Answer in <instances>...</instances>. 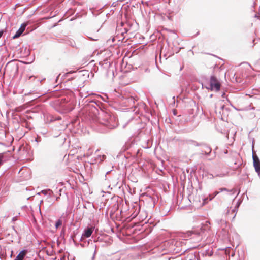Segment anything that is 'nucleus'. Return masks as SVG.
I'll use <instances>...</instances> for the list:
<instances>
[{
    "instance_id": "ddd939ff",
    "label": "nucleus",
    "mask_w": 260,
    "mask_h": 260,
    "mask_svg": "<svg viewBox=\"0 0 260 260\" xmlns=\"http://www.w3.org/2000/svg\"><path fill=\"white\" fill-rule=\"evenodd\" d=\"M220 192H222L223 191H226L227 192H233V190H229L226 188H221L219 189Z\"/></svg>"
},
{
    "instance_id": "0eeeda50",
    "label": "nucleus",
    "mask_w": 260,
    "mask_h": 260,
    "mask_svg": "<svg viewBox=\"0 0 260 260\" xmlns=\"http://www.w3.org/2000/svg\"><path fill=\"white\" fill-rule=\"evenodd\" d=\"M187 144H188L189 145H193V146H198L200 145L198 143H197V142H196L193 140H191L187 141Z\"/></svg>"
},
{
    "instance_id": "39448f33",
    "label": "nucleus",
    "mask_w": 260,
    "mask_h": 260,
    "mask_svg": "<svg viewBox=\"0 0 260 260\" xmlns=\"http://www.w3.org/2000/svg\"><path fill=\"white\" fill-rule=\"evenodd\" d=\"M93 230L92 228H88L84 230L82 234V236L86 238L89 237L93 233Z\"/></svg>"
},
{
    "instance_id": "f8f14e48",
    "label": "nucleus",
    "mask_w": 260,
    "mask_h": 260,
    "mask_svg": "<svg viewBox=\"0 0 260 260\" xmlns=\"http://www.w3.org/2000/svg\"><path fill=\"white\" fill-rule=\"evenodd\" d=\"M4 162V155L2 153H0V167L3 164Z\"/></svg>"
},
{
    "instance_id": "6ab92c4d",
    "label": "nucleus",
    "mask_w": 260,
    "mask_h": 260,
    "mask_svg": "<svg viewBox=\"0 0 260 260\" xmlns=\"http://www.w3.org/2000/svg\"><path fill=\"white\" fill-rule=\"evenodd\" d=\"M137 214H138V213H137L136 214H135L134 215V216H133V218L137 216Z\"/></svg>"
},
{
    "instance_id": "aec40b11",
    "label": "nucleus",
    "mask_w": 260,
    "mask_h": 260,
    "mask_svg": "<svg viewBox=\"0 0 260 260\" xmlns=\"http://www.w3.org/2000/svg\"><path fill=\"white\" fill-rule=\"evenodd\" d=\"M106 158V156L103 155V159H104V158Z\"/></svg>"
},
{
    "instance_id": "4be33fe9",
    "label": "nucleus",
    "mask_w": 260,
    "mask_h": 260,
    "mask_svg": "<svg viewBox=\"0 0 260 260\" xmlns=\"http://www.w3.org/2000/svg\"><path fill=\"white\" fill-rule=\"evenodd\" d=\"M216 111L217 112V108L216 107Z\"/></svg>"
},
{
    "instance_id": "2eb2a0df",
    "label": "nucleus",
    "mask_w": 260,
    "mask_h": 260,
    "mask_svg": "<svg viewBox=\"0 0 260 260\" xmlns=\"http://www.w3.org/2000/svg\"><path fill=\"white\" fill-rule=\"evenodd\" d=\"M220 192V191H215L213 193V196L211 198H210V200H211L212 199H213L216 196H217L219 193Z\"/></svg>"
},
{
    "instance_id": "7ed1b4c3",
    "label": "nucleus",
    "mask_w": 260,
    "mask_h": 260,
    "mask_svg": "<svg viewBox=\"0 0 260 260\" xmlns=\"http://www.w3.org/2000/svg\"><path fill=\"white\" fill-rule=\"evenodd\" d=\"M26 25L25 23L21 24L20 28L17 31L15 35L13 37V39H16L19 37L21 34L24 32Z\"/></svg>"
},
{
    "instance_id": "5701e85b",
    "label": "nucleus",
    "mask_w": 260,
    "mask_h": 260,
    "mask_svg": "<svg viewBox=\"0 0 260 260\" xmlns=\"http://www.w3.org/2000/svg\"><path fill=\"white\" fill-rule=\"evenodd\" d=\"M39 211H40V212H41V209H40V208H39Z\"/></svg>"
},
{
    "instance_id": "dca6fc26",
    "label": "nucleus",
    "mask_w": 260,
    "mask_h": 260,
    "mask_svg": "<svg viewBox=\"0 0 260 260\" xmlns=\"http://www.w3.org/2000/svg\"><path fill=\"white\" fill-rule=\"evenodd\" d=\"M36 142H37V143H38L40 141V140L38 138H37L35 139V140Z\"/></svg>"
},
{
    "instance_id": "423d86ee",
    "label": "nucleus",
    "mask_w": 260,
    "mask_h": 260,
    "mask_svg": "<svg viewBox=\"0 0 260 260\" xmlns=\"http://www.w3.org/2000/svg\"><path fill=\"white\" fill-rule=\"evenodd\" d=\"M41 193L44 194V195H48L49 197H51L52 195L53 194V191L50 189L43 190L41 191ZM38 194H40V192L38 193Z\"/></svg>"
},
{
    "instance_id": "a211bd4d",
    "label": "nucleus",
    "mask_w": 260,
    "mask_h": 260,
    "mask_svg": "<svg viewBox=\"0 0 260 260\" xmlns=\"http://www.w3.org/2000/svg\"><path fill=\"white\" fill-rule=\"evenodd\" d=\"M224 105H221V106L220 107V109H222H222L224 108Z\"/></svg>"
},
{
    "instance_id": "412c9836",
    "label": "nucleus",
    "mask_w": 260,
    "mask_h": 260,
    "mask_svg": "<svg viewBox=\"0 0 260 260\" xmlns=\"http://www.w3.org/2000/svg\"><path fill=\"white\" fill-rule=\"evenodd\" d=\"M233 212H236V210H235V209L233 210Z\"/></svg>"
},
{
    "instance_id": "20e7f679",
    "label": "nucleus",
    "mask_w": 260,
    "mask_h": 260,
    "mask_svg": "<svg viewBox=\"0 0 260 260\" xmlns=\"http://www.w3.org/2000/svg\"><path fill=\"white\" fill-rule=\"evenodd\" d=\"M27 253V251L26 250H23L21 251L16 256L14 260H23Z\"/></svg>"
},
{
    "instance_id": "1a4fd4ad",
    "label": "nucleus",
    "mask_w": 260,
    "mask_h": 260,
    "mask_svg": "<svg viewBox=\"0 0 260 260\" xmlns=\"http://www.w3.org/2000/svg\"><path fill=\"white\" fill-rule=\"evenodd\" d=\"M217 223L218 225H222V224H226V221L223 219H218L216 220Z\"/></svg>"
},
{
    "instance_id": "6e6552de",
    "label": "nucleus",
    "mask_w": 260,
    "mask_h": 260,
    "mask_svg": "<svg viewBox=\"0 0 260 260\" xmlns=\"http://www.w3.org/2000/svg\"><path fill=\"white\" fill-rule=\"evenodd\" d=\"M203 153H205L206 154L208 155L211 152V149L210 147H206V150L204 151H202Z\"/></svg>"
},
{
    "instance_id": "f3484780",
    "label": "nucleus",
    "mask_w": 260,
    "mask_h": 260,
    "mask_svg": "<svg viewBox=\"0 0 260 260\" xmlns=\"http://www.w3.org/2000/svg\"><path fill=\"white\" fill-rule=\"evenodd\" d=\"M3 34V30L0 31V38L2 37Z\"/></svg>"
},
{
    "instance_id": "f03ea898",
    "label": "nucleus",
    "mask_w": 260,
    "mask_h": 260,
    "mask_svg": "<svg viewBox=\"0 0 260 260\" xmlns=\"http://www.w3.org/2000/svg\"><path fill=\"white\" fill-rule=\"evenodd\" d=\"M99 122L109 129H113L117 126L115 117L107 114H105L103 117L100 119Z\"/></svg>"
},
{
    "instance_id": "b1692460",
    "label": "nucleus",
    "mask_w": 260,
    "mask_h": 260,
    "mask_svg": "<svg viewBox=\"0 0 260 260\" xmlns=\"http://www.w3.org/2000/svg\"><path fill=\"white\" fill-rule=\"evenodd\" d=\"M114 260H119V259H114Z\"/></svg>"
},
{
    "instance_id": "9b49d317",
    "label": "nucleus",
    "mask_w": 260,
    "mask_h": 260,
    "mask_svg": "<svg viewBox=\"0 0 260 260\" xmlns=\"http://www.w3.org/2000/svg\"><path fill=\"white\" fill-rule=\"evenodd\" d=\"M94 252H93V254L91 257V260H94L95 259V255L97 253V249H96V245H94Z\"/></svg>"
},
{
    "instance_id": "f257e3e1",
    "label": "nucleus",
    "mask_w": 260,
    "mask_h": 260,
    "mask_svg": "<svg viewBox=\"0 0 260 260\" xmlns=\"http://www.w3.org/2000/svg\"><path fill=\"white\" fill-rule=\"evenodd\" d=\"M203 87L211 91H218L220 88V83L217 78L214 75L210 77L209 81L206 80L202 83Z\"/></svg>"
},
{
    "instance_id": "4468645a",
    "label": "nucleus",
    "mask_w": 260,
    "mask_h": 260,
    "mask_svg": "<svg viewBox=\"0 0 260 260\" xmlns=\"http://www.w3.org/2000/svg\"><path fill=\"white\" fill-rule=\"evenodd\" d=\"M200 232H197L198 234L200 235L201 233H204V231H205V228L203 226H202L201 228H200Z\"/></svg>"
},
{
    "instance_id": "9d476101",
    "label": "nucleus",
    "mask_w": 260,
    "mask_h": 260,
    "mask_svg": "<svg viewBox=\"0 0 260 260\" xmlns=\"http://www.w3.org/2000/svg\"><path fill=\"white\" fill-rule=\"evenodd\" d=\"M62 224V221L60 219H58L55 223V228L57 229Z\"/></svg>"
}]
</instances>
